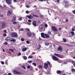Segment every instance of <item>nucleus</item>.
Returning a JSON list of instances; mask_svg holds the SVG:
<instances>
[{
  "instance_id": "nucleus-20",
  "label": "nucleus",
  "mask_w": 75,
  "mask_h": 75,
  "mask_svg": "<svg viewBox=\"0 0 75 75\" xmlns=\"http://www.w3.org/2000/svg\"><path fill=\"white\" fill-rule=\"evenodd\" d=\"M21 1V0H13V1L15 3L16 2H19Z\"/></svg>"
},
{
  "instance_id": "nucleus-19",
  "label": "nucleus",
  "mask_w": 75,
  "mask_h": 75,
  "mask_svg": "<svg viewBox=\"0 0 75 75\" xmlns=\"http://www.w3.org/2000/svg\"><path fill=\"white\" fill-rule=\"evenodd\" d=\"M33 25H34V26L36 25V22L35 21H33Z\"/></svg>"
},
{
  "instance_id": "nucleus-5",
  "label": "nucleus",
  "mask_w": 75,
  "mask_h": 75,
  "mask_svg": "<svg viewBox=\"0 0 75 75\" xmlns=\"http://www.w3.org/2000/svg\"><path fill=\"white\" fill-rule=\"evenodd\" d=\"M2 27L3 28H4L6 27V25H5V22L3 21L2 23Z\"/></svg>"
},
{
  "instance_id": "nucleus-58",
  "label": "nucleus",
  "mask_w": 75,
  "mask_h": 75,
  "mask_svg": "<svg viewBox=\"0 0 75 75\" xmlns=\"http://www.w3.org/2000/svg\"><path fill=\"white\" fill-rule=\"evenodd\" d=\"M0 17H3V15L1 14H0Z\"/></svg>"
},
{
  "instance_id": "nucleus-53",
  "label": "nucleus",
  "mask_w": 75,
  "mask_h": 75,
  "mask_svg": "<svg viewBox=\"0 0 75 75\" xmlns=\"http://www.w3.org/2000/svg\"><path fill=\"white\" fill-rule=\"evenodd\" d=\"M45 27H48V25H47V24H46L45 25Z\"/></svg>"
},
{
  "instance_id": "nucleus-62",
  "label": "nucleus",
  "mask_w": 75,
  "mask_h": 75,
  "mask_svg": "<svg viewBox=\"0 0 75 75\" xmlns=\"http://www.w3.org/2000/svg\"><path fill=\"white\" fill-rule=\"evenodd\" d=\"M38 1H43V0H38Z\"/></svg>"
},
{
  "instance_id": "nucleus-12",
  "label": "nucleus",
  "mask_w": 75,
  "mask_h": 75,
  "mask_svg": "<svg viewBox=\"0 0 75 75\" xmlns=\"http://www.w3.org/2000/svg\"><path fill=\"white\" fill-rule=\"evenodd\" d=\"M27 35L28 37H31V34L30 33V32H28L27 33Z\"/></svg>"
},
{
  "instance_id": "nucleus-51",
  "label": "nucleus",
  "mask_w": 75,
  "mask_h": 75,
  "mask_svg": "<svg viewBox=\"0 0 75 75\" xmlns=\"http://www.w3.org/2000/svg\"><path fill=\"white\" fill-rule=\"evenodd\" d=\"M75 29H74V28H72L71 29V30L72 31H75Z\"/></svg>"
},
{
  "instance_id": "nucleus-35",
  "label": "nucleus",
  "mask_w": 75,
  "mask_h": 75,
  "mask_svg": "<svg viewBox=\"0 0 75 75\" xmlns=\"http://www.w3.org/2000/svg\"><path fill=\"white\" fill-rule=\"evenodd\" d=\"M13 24H16L17 23V22L16 21H14L12 23Z\"/></svg>"
},
{
  "instance_id": "nucleus-49",
  "label": "nucleus",
  "mask_w": 75,
  "mask_h": 75,
  "mask_svg": "<svg viewBox=\"0 0 75 75\" xmlns=\"http://www.w3.org/2000/svg\"><path fill=\"white\" fill-rule=\"evenodd\" d=\"M73 13H74V14H75V10H74L72 11Z\"/></svg>"
},
{
  "instance_id": "nucleus-2",
  "label": "nucleus",
  "mask_w": 75,
  "mask_h": 75,
  "mask_svg": "<svg viewBox=\"0 0 75 75\" xmlns=\"http://www.w3.org/2000/svg\"><path fill=\"white\" fill-rule=\"evenodd\" d=\"M11 37H17V33L16 32H13L11 34Z\"/></svg>"
},
{
  "instance_id": "nucleus-50",
  "label": "nucleus",
  "mask_w": 75,
  "mask_h": 75,
  "mask_svg": "<svg viewBox=\"0 0 75 75\" xmlns=\"http://www.w3.org/2000/svg\"><path fill=\"white\" fill-rule=\"evenodd\" d=\"M28 21L29 23H31V20H30V19H29L28 20Z\"/></svg>"
},
{
  "instance_id": "nucleus-64",
  "label": "nucleus",
  "mask_w": 75,
  "mask_h": 75,
  "mask_svg": "<svg viewBox=\"0 0 75 75\" xmlns=\"http://www.w3.org/2000/svg\"><path fill=\"white\" fill-rule=\"evenodd\" d=\"M73 28L75 30V26H74V27H73Z\"/></svg>"
},
{
  "instance_id": "nucleus-36",
  "label": "nucleus",
  "mask_w": 75,
  "mask_h": 75,
  "mask_svg": "<svg viewBox=\"0 0 75 75\" xmlns=\"http://www.w3.org/2000/svg\"><path fill=\"white\" fill-rule=\"evenodd\" d=\"M33 16H34V17H39L38 16L36 15H33Z\"/></svg>"
},
{
  "instance_id": "nucleus-60",
  "label": "nucleus",
  "mask_w": 75,
  "mask_h": 75,
  "mask_svg": "<svg viewBox=\"0 0 75 75\" xmlns=\"http://www.w3.org/2000/svg\"><path fill=\"white\" fill-rule=\"evenodd\" d=\"M26 7H27V8H29V6L28 5H26Z\"/></svg>"
},
{
  "instance_id": "nucleus-34",
  "label": "nucleus",
  "mask_w": 75,
  "mask_h": 75,
  "mask_svg": "<svg viewBox=\"0 0 75 75\" xmlns=\"http://www.w3.org/2000/svg\"><path fill=\"white\" fill-rule=\"evenodd\" d=\"M21 52H19L18 54V56H20V55H21Z\"/></svg>"
},
{
  "instance_id": "nucleus-24",
  "label": "nucleus",
  "mask_w": 75,
  "mask_h": 75,
  "mask_svg": "<svg viewBox=\"0 0 75 75\" xmlns=\"http://www.w3.org/2000/svg\"><path fill=\"white\" fill-rule=\"evenodd\" d=\"M63 2L65 4H68V2L67 1L64 0L63 1Z\"/></svg>"
},
{
  "instance_id": "nucleus-21",
  "label": "nucleus",
  "mask_w": 75,
  "mask_h": 75,
  "mask_svg": "<svg viewBox=\"0 0 75 75\" xmlns=\"http://www.w3.org/2000/svg\"><path fill=\"white\" fill-rule=\"evenodd\" d=\"M27 50V48H23L22 49V51H25Z\"/></svg>"
},
{
  "instance_id": "nucleus-63",
  "label": "nucleus",
  "mask_w": 75,
  "mask_h": 75,
  "mask_svg": "<svg viewBox=\"0 0 75 75\" xmlns=\"http://www.w3.org/2000/svg\"><path fill=\"white\" fill-rule=\"evenodd\" d=\"M57 3L59 2V0H57Z\"/></svg>"
},
{
  "instance_id": "nucleus-44",
  "label": "nucleus",
  "mask_w": 75,
  "mask_h": 75,
  "mask_svg": "<svg viewBox=\"0 0 75 75\" xmlns=\"http://www.w3.org/2000/svg\"><path fill=\"white\" fill-rule=\"evenodd\" d=\"M21 41H24V38H21Z\"/></svg>"
},
{
  "instance_id": "nucleus-26",
  "label": "nucleus",
  "mask_w": 75,
  "mask_h": 75,
  "mask_svg": "<svg viewBox=\"0 0 75 75\" xmlns=\"http://www.w3.org/2000/svg\"><path fill=\"white\" fill-rule=\"evenodd\" d=\"M9 51H11L12 52H14V50L11 49H9Z\"/></svg>"
},
{
  "instance_id": "nucleus-48",
  "label": "nucleus",
  "mask_w": 75,
  "mask_h": 75,
  "mask_svg": "<svg viewBox=\"0 0 75 75\" xmlns=\"http://www.w3.org/2000/svg\"><path fill=\"white\" fill-rule=\"evenodd\" d=\"M28 62H29V63H31V62H32V61L31 60L29 61H28Z\"/></svg>"
},
{
  "instance_id": "nucleus-29",
  "label": "nucleus",
  "mask_w": 75,
  "mask_h": 75,
  "mask_svg": "<svg viewBox=\"0 0 75 75\" xmlns=\"http://www.w3.org/2000/svg\"><path fill=\"white\" fill-rule=\"evenodd\" d=\"M22 68H23L24 69H25V66H24V65H22Z\"/></svg>"
},
{
  "instance_id": "nucleus-47",
  "label": "nucleus",
  "mask_w": 75,
  "mask_h": 75,
  "mask_svg": "<svg viewBox=\"0 0 75 75\" xmlns=\"http://www.w3.org/2000/svg\"><path fill=\"white\" fill-rule=\"evenodd\" d=\"M3 35L4 37H6V36H7V34H4Z\"/></svg>"
},
{
  "instance_id": "nucleus-41",
  "label": "nucleus",
  "mask_w": 75,
  "mask_h": 75,
  "mask_svg": "<svg viewBox=\"0 0 75 75\" xmlns=\"http://www.w3.org/2000/svg\"><path fill=\"white\" fill-rule=\"evenodd\" d=\"M48 34H51V32L50 31H48Z\"/></svg>"
},
{
  "instance_id": "nucleus-28",
  "label": "nucleus",
  "mask_w": 75,
  "mask_h": 75,
  "mask_svg": "<svg viewBox=\"0 0 75 75\" xmlns=\"http://www.w3.org/2000/svg\"><path fill=\"white\" fill-rule=\"evenodd\" d=\"M71 34L72 35H74V32L73 31H71Z\"/></svg>"
},
{
  "instance_id": "nucleus-18",
  "label": "nucleus",
  "mask_w": 75,
  "mask_h": 75,
  "mask_svg": "<svg viewBox=\"0 0 75 75\" xmlns=\"http://www.w3.org/2000/svg\"><path fill=\"white\" fill-rule=\"evenodd\" d=\"M47 62L48 64L49 65V66H50V68H51V67H52V65L50 64H51L50 62L48 61Z\"/></svg>"
},
{
  "instance_id": "nucleus-32",
  "label": "nucleus",
  "mask_w": 75,
  "mask_h": 75,
  "mask_svg": "<svg viewBox=\"0 0 75 75\" xmlns=\"http://www.w3.org/2000/svg\"><path fill=\"white\" fill-rule=\"evenodd\" d=\"M49 44H50V43L48 42H47L45 43V45H46L47 46H48V45H49Z\"/></svg>"
},
{
  "instance_id": "nucleus-38",
  "label": "nucleus",
  "mask_w": 75,
  "mask_h": 75,
  "mask_svg": "<svg viewBox=\"0 0 75 75\" xmlns=\"http://www.w3.org/2000/svg\"><path fill=\"white\" fill-rule=\"evenodd\" d=\"M20 30L22 31H24V29L23 28H21L20 29Z\"/></svg>"
},
{
  "instance_id": "nucleus-7",
  "label": "nucleus",
  "mask_w": 75,
  "mask_h": 75,
  "mask_svg": "<svg viewBox=\"0 0 75 75\" xmlns=\"http://www.w3.org/2000/svg\"><path fill=\"white\" fill-rule=\"evenodd\" d=\"M6 2L8 5L11 4V0H6Z\"/></svg>"
},
{
  "instance_id": "nucleus-8",
  "label": "nucleus",
  "mask_w": 75,
  "mask_h": 75,
  "mask_svg": "<svg viewBox=\"0 0 75 75\" xmlns=\"http://www.w3.org/2000/svg\"><path fill=\"white\" fill-rule=\"evenodd\" d=\"M48 67V64L47 63H45L44 64V68L45 69H47Z\"/></svg>"
},
{
  "instance_id": "nucleus-23",
  "label": "nucleus",
  "mask_w": 75,
  "mask_h": 75,
  "mask_svg": "<svg viewBox=\"0 0 75 75\" xmlns=\"http://www.w3.org/2000/svg\"><path fill=\"white\" fill-rule=\"evenodd\" d=\"M16 18H13L12 19V20L11 21V22H13V21H16Z\"/></svg>"
},
{
  "instance_id": "nucleus-10",
  "label": "nucleus",
  "mask_w": 75,
  "mask_h": 75,
  "mask_svg": "<svg viewBox=\"0 0 75 75\" xmlns=\"http://www.w3.org/2000/svg\"><path fill=\"white\" fill-rule=\"evenodd\" d=\"M44 33H41V37H42V38H46V37H45L44 35Z\"/></svg>"
},
{
  "instance_id": "nucleus-37",
  "label": "nucleus",
  "mask_w": 75,
  "mask_h": 75,
  "mask_svg": "<svg viewBox=\"0 0 75 75\" xmlns=\"http://www.w3.org/2000/svg\"><path fill=\"white\" fill-rule=\"evenodd\" d=\"M4 44L5 45H7V44H8V43L7 42H5Z\"/></svg>"
},
{
  "instance_id": "nucleus-43",
  "label": "nucleus",
  "mask_w": 75,
  "mask_h": 75,
  "mask_svg": "<svg viewBox=\"0 0 75 75\" xmlns=\"http://www.w3.org/2000/svg\"><path fill=\"white\" fill-rule=\"evenodd\" d=\"M40 14V17H41V18H42V17H43V16L41 14Z\"/></svg>"
},
{
  "instance_id": "nucleus-61",
  "label": "nucleus",
  "mask_w": 75,
  "mask_h": 75,
  "mask_svg": "<svg viewBox=\"0 0 75 75\" xmlns=\"http://www.w3.org/2000/svg\"><path fill=\"white\" fill-rule=\"evenodd\" d=\"M11 75V73H8V75Z\"/></svg>"
},
{
  "instance_id": "nucleus-56",
  "label": "nucleus",
  "mask_w": 75,
  "mask_h": 75,
  "mask_svg": "<svg viewBox=\"0 0 75 75\" xmlns=\"http://www.w3.org/2000/svg\"><path fill=\"white\" fill-rule=\"evenodd\" d=\"M27 68H28V69H30V66H28L27 67Z\"/></svg>"
},
{
  "instance_id": "nucleus-14",
  "label": "nucleus",
  "mask_w": 75,
  "mask_h": 75,
  "mask_svg": "<svg viewBox=\"0 0 75 75\" xmlns=\"http://www.w3.org/2000/svg\"><path fill=\"white\" fill-rule=\"evenodd\" d=\"M45 37H46V38H50V35H48V34H45Z\"/></svg>"
},
{
  "instance_id": "nucleus-27",
  "label": "nucleus",
  "mask_w": 75,
  "mask_h": 75,
  "mask_svg": "<svg viewBox=\"0 0 75 75\" xmlns=\"http://www.w3.org/2000/svg\"><path fill=\"white\" fill-rule=\"evenodd\" d=\"M23 59H27V57L24 56H23Z\"/></svg>"
},
{
  "instance_id": "nucleus-9",
  "label": "nucleus",
  "mask_w": 75,
  "mask_h": 75,
  "mask_svg": "<svg viewBox=\"0 0 75 75\" xmlns=\"http://www.w3.org/2000/svg\"><path fill=\"white\" fill-rule=\"evenodd\" d=\"M57 50L58 51H61L62 50V47L61 46H59L58 48L57 49Z\"/></svg>"
},
{
  "instance_id": "nucleus-59",
  "label": "nucleus",
  "mask_w": 75,
  "mask_h": 75,
  "mask_svg": "<svg viewBox=\"0 0 75 75\" xmlns=\"http://www.w3.org/2000/svg\"><path fill=\"white\" fill-rule=\"evenodd\" d=\"M4 31L5 33H6L7 32V30H4Z\"/></svg>"
},
{
  "instance_id": "nucleus-25",
  "label": "nucleus",
  "mask_w": 75,
  "mask_h": 75,
  "mask_svg": "<svg viewBox=\"0 0 75 75\" xmlns=\"http://www.w3.org/2000/svg\"><path fill=\"white\" fill-rule=\"evenodd\" d=\"M33 65H34V66H35V67H36V66H37V65L36 64V63L33 62V63H32Z\"/></svg>"
},
{
  "instance_id": "nucleus-45",
  "label": "nucleus",
  "mask_w": 75,
  "mask_h": 75,
  "mask_svg": "<svg viewBox=\"0 0 75 75\" xmlns=\"http://www.w3.org/2000/svg\"><path fill=\"white\" fill-rule=\"evenodd\" d=\"M27 31H28V32L30 31V29H26Z\"/></svg>"
},
{
  "instance_id": "nucleus-1",
  "label": "nucleus",
  "mask_w": 75,
  "mask_h": 75,
  "mask_svg": "<svg viewBox=\"0 0 75 75\" xmlns=\"http://www.w3.org/2000/svg\"><path fill=\"white\" fill-rule=\"evenodd\" d=\"M54 55H55V56H56L57 57L60 58H64V56L58 54H54Z\"/></svg>"
},
{
  "instance_id": "nucleus-16",
  "label": "nucleus",
  "mask_w": 75,
  "mask_h": 75,
  "mask_svg": "<svg viewBox=\"0 0 75 75\" xmlns=\"http://www.w3.org/2000/svg\"><path fill=\"white\" fill-rule=\"evenodd\" d=\"M32 17L33 16L32 15H27L26 16V17H28V18H29V19H31V18H32Z\"/></svg>"
},
{
  "instance_id": "nucleus-11",
  "label": "nucleus",
  "mask_w": 75,
  "mask_h": 75,
  "mask_svg": "<svg viewBox=\"0 0 75 75\" xmlns=\"http://www.w3.org/2000/svg\"><path fill=\"white\" fill-rule=\"evenodd\" d=\"M11 12L10 10H8L7 12V15L8 16H10V14H11Z\"/></svg>"
},
{
  "instance_id": "nucleus-6",
  "label": "nucleus",
  "mask_w": 75,
  "mask_h": 75,
  "mask_svg": "<svg viewBox=\"0 0 75 75\" xmlns=\"http://www.w3.org/2000/svg\"><path fill=\"white\" fill-rule=\"evenodd\" d=\"M14 73L15 74H21V73L20 72H19L18 71H17L16 70H13Z\"/></svg>"
},
{
  "instance_id": "nucleus-13",
  "label": "nucleus",
  "mask_w": 75,
  "mask_h": 75,
  "mask_svg": "<svg viewBox=\"0 0 75 75\" xmlns=\"http://www.w3.org/2000/svg\"><path fill=\"white\" fill-rule=\"evenodd\" d=\"M6 41H10V37H7L5 39Z\"/></svg>"
},
{
  "instance_id": "nucleus-57",
  "label": "nucleus",
  "mask_w": 75,
  "mask_h": 75,
  "mask_svg": "<svg viewBox=\"0 0 75 75\" xmlns=\"http://www.w3.org/2000/svg\"><path fill=\"white\" fill-rule=\"evenodd\" d=\"M30 70H33V67H31L30 68Z\"/></svg>"
},
{
  "instance_id": "nucleus-3",
  "label": "nucleus",
  "mask_w": 75,
  "mask_h": 75,
  "mask_svg": "<svg viewBox=\"0 0 75 75\" xmlns=\"http://www.w3.org/2000/svg\"><path fill=\"white\" fill-rule=\"evenodd\" d=\"M52 29L53 31H58V28H56V27L54 26H52Z\"/></svg>"
},
{
  "instance_id": "nucleus-46",
  "label": "nucleus",
  "mask_w": 75,
  "mask_h": 75,
  "mask_svg": "<svg viewBox=\"0 0 75 75\" xmlns=\"http://www.w3.org/2000/svg\"><path fill=\"white\" fill-rule=\"evenodd\" d=\"M58 29H59V30L60 31H61V30L62 29V28H59Z\"/></svg>"
},
{
  "instance_id": "nucleus-15",
  "label": "nucleus",
  "mask_w": 75,
  "mask_h": 75,
  "mask_svg": "<svg viewBox=\"0 0 75 75\" xmlns=\"http://www.w3.org/2000/svg\"><path fill=\"white\" fill-rule=\"evenodd\" d=\"M10 41L11 42H14L16 41V39L13 38H12L11 40H10Z\"/></svg>"
},
{
  "instance_id": "nucleus-52",
  "label": "nucleus",
  "mask_w": 75,
  "mask_h": 75,
  "mask_svg": "<svg viewBox=\"0 0 75 75\" xmlns=\"http://www.w3.org/2000/svg\"><path fill=\"white\" fill-rule=\"evenodd\" d=\"M19 20H20V21H21V20H22V18H19Z\"/></svg>"
},
{
  "instance_id": "nucleus-4",
  "label": "nucleus",
  "mask_w": 75,
  "mask_h": 75,
  "mask_svg": "<svg viewBox=\"0 0 75 75\" xmlns=\"http://www.w3.org/2000/svg\"><path fill=\"white\" fill-rule=\"evenodd\" d=\"M52 58L53 59V60H54V61H59V59L58 57L55 56H52Z\"/></svg>"
},
{
  "instance_id": "nucleus-55",
  "label": "nucleus",
  "mask_w": 75,
  "mask_h": 75,
  "mask_svg": "<svg viewBox=\"0 0 75 75\" xmlns=\"http://www.w3.org/2000/svg\"><path fill=\"white\" fill-rule=\"evenodd\" d=\"M10 6L11 7V8H13V5H10Z\"/></svg>"
},
{
  "instance_id": "nucleus-54",
  "label": "nucleus",
  "mask_w": 75,
  "mask_h": 75,
  "mask_svg": "<svg viewBox=\"0 0 75 75\" xmlns=\"http://www.w3.org/2000/svg\"><path fill=\"white\" fill-rule=\"evenodd\" d=\"M65 21H66V22H68V19H66Z\"/></svg>"
},
{
  "instance_id": "nucleus-17",
  "label": "nucleus",
  "mask_w": 75,
  "mask_h": 75,
  "mask_svg": "<svg viewBox=\"0 0 75 75\" xmlns=\"http://www.w3.org/2000/svg\"><path fill=\"white\" fill-rule=\"evenodd\" d=\"M56 73L57 74H60L61 73V71L60 70H57L56 71Z\"/></svg>"
},
{
  "instance_id": "nucleus-30",
  "label": "nucleus",
  "mask_w": 75,
  "mask_h": 75,
  "mask_svg": "<svg viewBox=\"0 0 75 75\" xmlns=\"http://www.w3.org/2000/svg\"><path fill=\"white\" fill-rule=\"evenodd\" d=\"M38 67H39V69H42V67L41 66V65H39L38 66Z\"/></svg>"
},
{
  "instance_id": "nucleus-22",
  "label": "nucleus",
  "mask_w": 75,
  "mask_h": 75,
  "mask_svg": "<svg viewBox=\"0 0 75 75\" xmlns=\"http://www.w3.org/2000/svg\"><path fill=\"white\" fill-rule=\"evenodd\" d=\"M63 42H67V39L64 38H63Z\"/></svg>"
},
{
  "instance_id": "nucleus-33",
  "label": "nucleus",
  "mask_w": 75,
  "mask_h": 75,
  "mask_svg": "<svg viewBox=\"0 0 75 75\" xmlns=\"http://www.w3.org/2000/svg\"><path fill=\"white\" fill-rule=\"evenodd\" d=\"M71 71L72 72H75V69H71Z\"/></svg>"
},
{
  "instance_id": "nucleus-42",
  "label": "nucleus",
  "mask_w": 75,
  "mask_h": 75,
  "mask_svg": "<svg viewBox=\"0 0 75 75\" xmlns=\"http://www.w3.org/2000/svg\"><path fill=\"white\" fill-rule=\"evenodd\" d=\"M1 62L2 65H4V62Z\"/></svg>"
},
{
  "instance_id": "nucleus-31",
  "label": "nucleus",
  "mask_w": 75,
  "mask_h": 75,
  "mask_svg": "<svg viewBox=\"0 0 75 75\" xmlns=\"http://www.w3.org/2000/svg\"><path fill=\"white\" fill-rule=\"evenodd\" d=\"M33 56H30L28 57V58H33Z\"/></svg>"
},
{
  "instance_id": "nucleus-40",
  "label": "nucleus",
  "mask_w": 75,
  "mask_h": 75,
  "mask_svg": "<svg viewBox=\"0 0 75 75\" xmlns=\"http://www.w3.org/2000/svg\"><path fill=\"white\" fill-rule=\"evenodd\" d=\"M26 14H28L29 13V11H26Z\"/></svg>"
},
{
  "instance_id": "nucleus-39",
  "label": "nucleus",
  "mask_w": 75,
  "mask_h": 75,
  "mask_svg": "<svg viewBox=\"0 0 75 75\" xmlns=\"http://www.w3.org/2000/svg\"><path fill=\"white\" fill-rule=\"evenodd\" d=\"M26 43H27V44H29V43H30V42H29V41L28 40V41H26Z\"/></svg>"
}]
</instances>
